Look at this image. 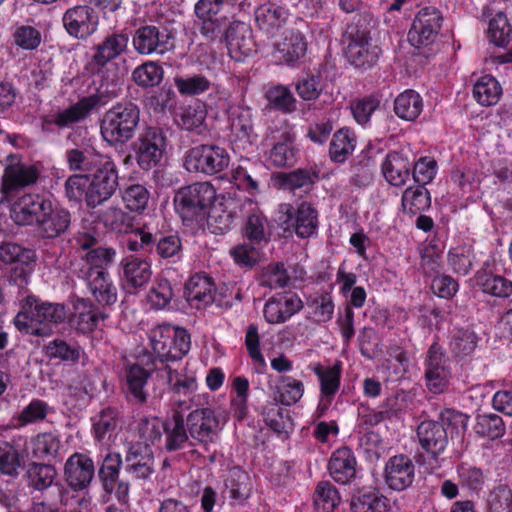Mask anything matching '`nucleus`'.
Masks as SVG:
<instances>
[{"label": "nucleus", "mask_w": 512, "mask_h": 512, "mask_svg": "<svg viewBox=\"0 0 512 512\" xmlns=\"http://www.w3.org/2000/svg\"><path fill=\"white\" fill-rule=\"evenodd\" d=\"M430 206V196L427 189L421 185L407 188L402 195L404 212L415 215Z\"/></svg>", "instance_id": "3c124183"}, {"label": "nucleus", "mask_w": 512, "mask_h": 512, "mask_svg": "<svg viewBox=\"0 0 512 512\" xmlns=\"http://www.w3.org/2000/svg\"><path fill=\"white\" fill-rule=\"evenodd\" d=\"M170 40L168 32L161 31L154 25H144L135 30L132 45L141 55L164 54L171 47Z\"/></svg>", "instance_id": "aec40b11"}, {"label": "nucleus", "mask_w": 512, "mask_h": 512, "mask_svg": "<svg viewBox=\"0 0 512 512\" xmlns=\"http://www.w3.org/2000/svg\"><path fill=\"white\" fill-rule=\"evenodd\" d=\"M38 175V170L33 165L18 163L8 166L2 178L3 199L11 200L12 192L34 184Z\"/></svg>", "instance_id": "bb28decb"}, {"label": "nucleus", "mask_w": 512, "mask_h": 512, "mask_svg": "<svg viewBox=\"0 0 512 512\" xmlns=\"http://www.w3.org/2000/svg\"><path fill=\"white\" fill-rule=\"evenodd\" d=\"M48 198L24 194L11 204L12 220L18 225H35Z\"/></svg>", "instance_id": "cd10ccee"}, {"label": "nucleus", "mask_w": 512, "mask_h": 512, "mask_svg": "<svg viewBox=\"0 0 512 512\" xmlns=\"http://www.w3.org/2000/svg\"><path fill=\"white\" fill-rule=\"evenodd\" d=\"M278 221L294 229L300 238H309L317 233L318 213L307 202H302L296 209L291 204L283 203L278 207Z\"/></svg>", "instance_id": "f8f14e48"}, {"label": "nucleus", "mask_w": 512, "mask_h": 512, "mask_svg": "<svg viewBox=\"0 0 512 512\" xmlns=\"http://www.w3.org/2000/svg\"><path fill=\"white\" fill-rule=\"evenodd\" d=\"M512 490L506 485L496 487L488 498V512H511Z\"/></svg>", "instance_id": "774afa93"}, {"label": "nucleus", "mask_w": 512, "mask_h": 512, "mask_svg": "<svg viewBox=\"0 0 512 512\" xmlns=\"http://www.w3.org/2000/svg\"><path fill=\"white\" fill-rule=\"evenodd\" d=\"M109 155L98 152L92 145H83L65 152L66 163L71 171L78 174L93 172Z\"/></svg>", "instance_id": "a878e982"}, {"label": "nucleus", "mask_w": 512, "mask_h": 512, "mask_svg": "<svg viewBox=\"0 0 512 512\" xmlns=\"http://www.w3.org/2000/svg\"><path fill=\"white\" fill-rule=\"evenodd\" d=\"M66 319V309L59 303L41 301L36 296H27L21 310L14 318L16 328L22 333L34 336H49L53 325Z\"/></svg>", "instance_id": "7ed1b4c3"}, {"label": "nucleus", "mask_w": 512, "mask_h": 512, "mask_svg": "<svg viewBox=\"0 0 512 512\" xmlns=\"http://www.w3.org/2000/svg\"><path fill=\"white\" fill-rule=\"evenodd\" d=\"M35 225L43 237H58L68 229L70 213L48 198Z\"/></svg>", "instance_id": "412c9836"}, {"label": "nucleus", "mask_w": 512, "mask_h": 512, "mask_svg": "<svg viewBox=\"0 0 512 512\" xmlns=\"http://www.w3.org/2000/svg\"><path fill=\"white\" fill-rule=\"evenodd\" d=\"M304 307L300 296L292 291L271 296L263 308V316L269 324H282L299 313Z\"/></svg>", "instance_id": "f3484780"}, {"label": "nucleus", "mask_w": 512, "mask_h": 512, "mask_svg": "<svg viewBox=\"0 0 512 512\" xmlns=\"http://www.w3.org/2000/svg\"><path fill=\"white\" fill-rule=\"evenodd\" d=\"M269 161L277 167L292 166L296 162V149L293 135L289 131L281 134V139L272 147Z\"/></svg>", "instance_id": "a18cd8bd"}, {"label": "nucleus", "mask_w": 512, "mask_h": 512, "mask_svg": "<svg viewBox=\"0 0 512 512\" xmlns=\"http://www.w3.org/2000/svg\"><path fill=\"white\" fill-rule=\"evenodd\" d=\"M475 283L489 296L506 299L512 295V281L483 267L475 274Z\"/></svg>", "instance_id": "473e14b6"}, {"label": "nucleus", "mask_w": 512, "mask_h": 512, "mask_svg": "<svg viewBox=\"0 0 512 512\" xmlns=\"http://www.w3.org/2000/svg\"><path fill=\"white\" fill-rule=\"evenodd\" d=\"M26 476L29 487L39 491L50 488L57 494L58 498L62 495V488L55 483L57 471L54 466L36 462L30 463L27 466Z\"/></svg>", "instance_id": "f704fd0d"}, {"label": "nucleus", "mask_w": 512, "mask_h": 512, "mask_svg": "<svg viewBox=\"0 0 512 512\" xmlns=\"http://www.w3.org/2000/svg\"><path fill=\"white\" fill-rule=\"evenodd\" d=\"M128 41V36L123 33L108 35L94 47L93 62L100 67L105 66L125 52Z\"/></svg>", "instance_id": "c9c22d12"}, {"label": "nucleus", "mask_w": 512, "mask_h": 512, "mask_svg": "<svg viewBox=\"0 0 512 512\" xmlns=\"http://www.w3.org/2000/svg\"><path fill=\"white\" fill-rule=\"evenodd\" d=\"M307 51L304 35L295 29L285 30L273 44L270 53L271 61L276 65H286L294 68Z\"/></svg>", "instance_id": "ddd939ff"}, {"label": "nucleus", "mask_w": 512, "mask_h": 512, "mask_svg": "<svg viewBox=\"0 0 512 512\" xmlns=\"http://www.w3.org/2000/svg\"><path fill=\"white\" fill-rule=\"evenodd\" d=\"M355 133L349 128H341L335 132L330 143L329 153L332 161L343 163L355 150Z\"/></svg>", "instance_id": "79ce46f5"}, {"label": "nucleus", "mask_w": 512, "mask_h": 512, "mask_svg": "<svg viewBox=\"0 0 512 512\" xmlns=\"http://www.w3.org/2000/svg\"><path fill=\"white\" fill-rule=\"evenodd\" d=\"M410 162L408 158L398 152H390L382 163V173L393 186L401 187L410 178Z\"/></svg>", "instance_id": "e433bc0d"}, {"label": "nucleus", "mask_w": 512, "mask_h": 512, "mask_svg": "<svg viewBox=\"0 0 512 512\" xmlns=\"http://www.w3.org/2000/svg\"><path fill=\"white\" fill-rule=\"evenodd\" d=\"M265 96L268 102L279 110L291 112L295 108L296 100L287 86L274 85L267 89Z\"/></svg>", "instance_id": "0e129e2a"}, {"label": "nucleus", "mask_w": 512, "mask_h": 512, "mask_svg": "<svg viewBox=\"0 0 512 512\" xmlns=\"http://www.w3.org/2000/svg\"><path fill=\"white\" fill-rule=\"evenodd\" d=\"M135 160L142 170L159 165L166 150V137L157 128H146L132 144Z\"/></svg>", "instance_id": "9b49d317"}, {"label": "nucleus", "mask_w": 512, "mask_h": 512, "mask_svg": "<svg viewBox=\"0 0 512 512\" xmlns=\"http://www.w3.org/2000/svg\"><path fill=\"white\" fill-rule=\"evenodd\" d=\"M356 459L347 447L337 449L331 455L328 469L332 478L341 484L349 483L356 475Z\"/></svg>", "instance_id": "72a5a7b5"}, {"label": "nucleus", "mask_w": 512, "mask_h": 512, "mask_svg": "<svg viewBox=\"0 0 512 512\" xmlns=\"http://www.w3.org/2000/svg\"><path fill=\"white\" fill-rule=\"evenodd\" d=\"M349 43L346 48V57L355 67H370L378 59L380 50L377 46L370 43L369 32L365 29H353L348 31Z\"/></svg>", "instance_id": "a211bd4d"}, {"label": "nucleus", "mask_w": 512, "mask_h": 512, "mask_svg": "<svg viewBox=\"0 0 512 512\" xmlns=\"http://www.w3.org/2000/svg\"><path fill=\"white\" fill-rule=\"evenodd\" d=\"M417 436L421 447L427 453L425 457L421 453L415 455L419 465H427L431 470L440 466V456L445 451L448 437L444 424L440 421L427 419L421 422L417 429Z\"/></svg>", "instance_id": "6e6552de"}, {"label": "nucleus", "mask_w": 512, "mask_h": 512, "mask_svg": "<svg viewBox=\"0 0 512 512\" xmlns=\"http://www.w3.org/2000/svg\"><path fill=\"white\" fill-rule=\"evenodd\" d=\"M149 343L161 361L181 359L190 349V336L183 328L170 324H158L150 329Z\"/></svg>", "instance_id": "423d86ee"}, {"label": "nucleus", "mask_w": 512, "mask_h": 512, "mask_svg": "<svg viewBox=\"0 0 512 512\" xmlns=\"http://www.w3.org/2000/svg\"><path fill=\"white\" fill-rule=\"evenodd\" d=\"M233 204L234 200L229 197L228 200H219L209 211L205 220L213 233L221 234L229 230L233 222Z\"/></svg>", "instance_id": "37998d69"}, {"label": "nucleus", "mask_w": 512, "mask_h": 512, "mask_svg": "<svg viewBox=\"0 0 512 512\" xmlns=\"http://www.w3.org/2000/svg\"><path fill=\"white\" fill-rule=\"evenodd\" d=\"M226 38L229 54L236 61H243L256 52L252 29L244 22L232 23L227 31Z\"/></svg>", "instance_id": "b1692460"}, {"label": "nucleus", "mask_w": 512, "mask_h": 512, "mask_svg": "<svg viewBox=\"0 0 512 512\" xmlns=\"http://www.w3.org/2000/svg\"><path fill=\"white\" fill-rule=\"evenodd\" d=\"M230 156L226 149L215 145H199L185 156L184 166L189 172L213 175L229 166Z\"/></svg>", "instance_id": "9d476101"}, {"label": "nucleus", "mask_w": 512, "mask_h": 512, "mask_svg": "<svg viewBox=\"0 0 512 512\" xmlns=\"http://www.w3.org/2000/svg\"><path fill=\"white\" fill-rule=\"evenodd\" d=\"M139 122V110L132 103L117 104L104 115L100 132L111 145L129 141Z\"/></svg>", "instance_id": "39448f33"}, {"label": "nucleus", "mask_w": 512, "mask_h": 512, "mask_svg": "<svg viewBox=\"0 0 512 512\" xmlns=\"http://www.w3.org/2000/svg\"><path fill=\"white\" fill-rule=\"evenodd\" d=\"M173 297V290L167 279H160L147 294V302L153 309H164Z\"/></svg>", "instance_id": "338daca9"}, {"label": "nucleus", "mask_w": 512, "mask_h": 512, "mask_svg": "<svg viewBox=\"0 0 512 512\" xmlns=\"http://www.w3.org/2000/svg\"><path fill=\"white\" fill-rule=\"evenodd\" d=\"M65 477L75 490L86 488L94 477V463L84 454L75 453L65 464Z\"/></svg>", "instance_id": "c756f323"}, {"label": "nucleus", "mask_w": 512, "mask_h": 512, "mask_svg": "<svg viewBox=\"0 0 512 512\" xmlns=\"http://www.w3.org/2000/svg\"><path fill=\"white\" fill-rule=\"evenodd\" d=\"M60 448V441L51 433L37 435L31 441V454L34 458L50 461L55 458Z\"/></svg>", "instance_id": "603ef678"}, {"label": "nucleus", "mask_w": 512, "mask_h": 512, "mask_svg": "<svg viewBox=\"0 0 512 512\" xmlns=\"http://www.w3.org/2000/svg\"><path fill=\"white\" fill-rule=\"evenodd\" d=\"M207 110L203 103L196 102L183 106L175 113V122L182 129L201 133L205 124Z\"/></svg>", "instance_id": "4c0bfd02"}, {"label": "nucleus", "mask_w": 512, "mask_h": 512, "mask_svg": "<svg viewBox=\"0 0 512 512\" xmlns=\"http://www.w3.org/2000/svg\"><path fill=\"white\" fill-rule=\"evenodd\" d=\"M46 355L50 359H58L74 364L84 358L83 349L77 344H69L63 340H53L45 348Z\"/></svg>", "instance_id": "de8ad7c7"}, {"label": "nucleus", "mask_w": 512, "mask_h": 512, "mask_svg": "<svg viewBox=\"0 0 512 512\" xmlns=\"http://www.w3.org/2000/svg\"><path fill=\"white\" fill-rule=\"evenodd\" d=\"M512 34V29L504 13L499 12L489 21L488 35L497 46H504Z\"/></svg>", "instance_id": "69168bd1"}, {"label": "nucleus", "mask_w": 512, "mask_h": 512, "mask_svg": "<svg viewBox=\"0 0 512 512\" xmlns=\"http://www.w3.org/2000/svg\"><path fill=\"white\" fill-rule=\"evenodd\" d=\"M0 262L9 266L11 277L15 281L27 283L34 271L36 254L35 251L12 242L0 244Z\"/></svg>", "instance_id": "4468645a"}, {"label": "nucleus", "mask_w": 512, "mask_h": 512, "mask_svg": "<svg viewBox=\"0 0 512 512\" xmlns=\"http://www.w3.org/2000/svg\"><path fill=\"white\" fill-rule=\"evenodd\" d=\"M184 418H166L163 422L164 433L166 436V449L175 451L180 449L188 440Z\"/></svg>", "instance_id": "8fccbe9b"}, {"label": "nucleus", "mask_w": 512, "mask_h": 512, "mask_svg": "<svg viewBox=\"0 0 512 512\" xmlns=\"http://www.w3.org/2000/svg\"><path fill=\"white\" fill-rule=\"evenodd\" d=\"M229 6V0H199L195 5V14L203 22L218 27L222 18L220 14Z\"/></svg>", "instance_id": "6e6d98bb"}, {"label": "nucleus", "mask_w": 512, "mask_h": 512, "mask_svg": "<svg viewBox=\"0 0 512 512\" xmlns=\"http://www.w3.org/2000/svg\"><path fill=\"white\" fill-rule=\"evenodd\" d=\"M102 105H104L102 95L93 93L84 96L67 108L51 111L44 115L41 129L44 133H53L59 129L71 128L74 124L85 120Z\"/></svg>", "instance_id": "0eeeda50"}, {"label": "nucleus", "mask_w": 512, "mask_h": 512, "mask_svg": "<svg viewBox=\"0 0 512 512\" xmlns=\"http://www.w3.org/2000/svg\"><path fill=\"white\" fill-rule=\"evenodd\" d=\"M219 200H225V195L218 197L211 183L198 182L181 188L174 197V205L184 221L203 222Z\"/></svg>", "instance_id": "20e7f679"}, {"label": "nucleus", "mask_w": 512, "mask_h": 512, "mask_svg": "<svg viewBox=\"0 0 512 512\" xmlns=\"http://www.w3.org/2000/svg\"><path fill=\"white\" fill-rule=\"evenodd\" d=\"M126 471L136 479H148L155 470L152 447L147 442L130 443L125 457Z\"/></svg>", "instance_id": "4be33fe9"}, {"label": "nucleus", "mask_w": 512, "mask_h": 512, "mask_svg": "<svg viewBox=\"0 0 512 512\" xmlns=\"http://www.w3.org/2000/svg\"><path fill=\"white\" fill-rule=\"evenodd\" d=\"M288 10L274 3H264L255 10V21L267 35H275L287 22Z\"/></svg>", "instance_id": "2f4dec72"}, {"label": "nucleus", "mask_w": 512, "mask_h": 512, "mask_svg": "<svg viewBox=\"0 0 512 512\" xmlns=\"http://www.w3.org/2000/svg\"><path fill=\"white\" fill-rule=\"evenodd\" d=\"M442 16L435 7H424L415 16L408 31V41L415 48L432 44L441 28Z\"/></svg>", "instance_id": "2eb2a0df"}, {"label": "nucleus", "mask_w": 512, "mask_h": 512, "mask_svg": "<svg viewBox=\"0 0 512 512\" xmlns=\"http://www.w3.org/2000/svg\"><path fill=\"white\" fill-rule=\"evenodd\" d=\"M120 266V279L129 293H135L144 287L151 278V265L143 258L134 255L126 256L122 258Z\"/></svg>", "instance_id": "5701e85b"}, {"label": "nucleus", "mask_w": 512, "mask_h": 512, "mask_svg": "<svg viewBox=\"0 0 512 512\" xmlns=\"http://www.w3.org/2000/svg\"><path fill=\"white\" fill-rule=\"evenodd\" d=\"M303 393V383L292 377L281 378L277 386V399L283 405L295 404L302 398Z\"/></svg>", "instance_id": "052dcab7"}, {"label": "nucleus", "mask_w": 512, "mask_h": 512, "mask_svg": "<svg viewBox=\"0 0 512 512\" xmlns=\"http://www.w3.org/2000/svg\"><path fill=\"white\" fill-rule=\"evenodd\" d=\"M225 490L229 498L243 504L251 492L249 475L239 467H233L225 480Z\"/></svg>", "instance_id": "a19ab883"}, {"label": "nucleus", "mask_w": 512, "mask_h": 512, "mask_svg": "<svg viewBox=\"0 0 512 512\" xmlns=\"http://www.w3.org/2000/svg\"><path fill=\"white\" fill-rule=\"evenodd\" d=\"M478 343L477 335L469 329H458L450 341V348L455 356L470 355Z\"/></svg>", "instance_id": "e2e57ef3"}, {"label": "nucleus", "mask_w": 512, "mask_h": 512, "mask_svg": "<svg viewBox=\"0 0 512 512\" xmlns=\"http://www.w3.org/2000/svg\"><path fill=\"white\" fill-rule=\"evenodd\" d=\"M118 168L109 156L89 174H73L65 182V193L69 200L81 201L85 198L90 207H96L110 199L116 192Z\"/></svg>", "instance_id": "f257e3e1"}, {"label": "nucleus", "mask_w": 512, "mask_h": 512, "mask_svg": "<svg viewBox=\"0 0 512 512\" xmlns=\"http://www.w3.org/2000/svg\"><path fill=\"white\" fill-rule=\"evenodd\" d=\"M99 319L97 308L89 300L78 298L75 301L72 322L79 332H91L98 325Z\"/></svg>", "instance_id": "ea45409f"}, {"label": "nucleus", "mask_w": 512, "mask_h": 512, "mask_svg": "<svg viewBox=\"0 0 512 512\" xmlns=\"http://www.w3.org/2000/svg\"><path fill=\"white\" fill-rule=\"evenodd\" d=\"M312 369L320 382L321 399L319 407L321 413H325V410L331 403L332 397L339 390L342 364L339 361L330 366L315 364Z\"/></svg>", "instance_id": "c85d7f7f"}, {"label": "nucleus", "mask_w": 512, "mask_h": 512, "mask_svg": "<svg viewBox=\"0 0 512 512\" xmlns=\"http://www.w3.org/2000/svg\"><path fill=\"white\" fill-rule=\"evenodd\" d=\"M216 288L211 278L203 273L190 277L185 286V295L189 304L201 309L214 301Z\"/></svg>", "instance_id": "7c9ffc66"}, {"label": "nucleus", "mask_w": 512, "mask_h": 512, "mask_svg": "<svg viewBox=\"0 0 512 512\" xmlns=\"http://www.w3.org/2000/svg\"><path fill=\"white\" fill-rule=\"evenodd\" d=\"M353 512H388V500L375 492L359 493L351 500Z\"/></svg>", "instance_id": "864d4df0"}, {"label": "nucleus", "mask_w": 512, "mask_h": 512, "mask_svg": "<svg viewBox=\"0 0 512 512\" xmlns=\"http://www.w3.org/2000/svg\"><path fill=\"white\" fill-rule=\"evenodd\" d=\"M426 386L431 393H443L451 380L449 359L442 348L433 344L428 350L425 368Z\"/></svg>", "instance_id": "dca6fc26"}, {"label": "nucleus", "mask_w": 512, "mask_h": 512, "mask_svg": "<svg viewBox=\"0 0 512 512\" xmlns=\"http://www.w3.org/2000/svg\"><path fill=\"white\" fill-rule=\"evenodd\" d=\"M338 490L329 482L321 481L314 492V503L320 512H332L340 503Z\"/></svg>", "instance_id": "4d7b16f0"}, {"label": "nucleus", "mask_w": 512, "mask_h": 512, "mask_svg": "<svg viewBox=\"0 0 512 512\" xmlns=\"http://www.w3.org/2000/svg\"><path fill=\"white\" fill-rule=\"evenodd\" d=\"M62 22L70 36L86 39L97 30L98 16L89 6L77 5L66 10Z\"/></svg>", "instance_id": "6ab92c4d"}, {"label": "nucleus", "mask_w": 512, "mask_h": 512, "mask_svg": "<svg viewBox=\"0 0 512 512\" xmlns=\"http://www.w3.org/2000/svg\"><path fill=\"white\" fill-rule=\"evenodd\" d=\"M231 183L239 190L246 192L250 198L248 204H255V198L261 193L260 179L242 165L231 171Z\"/></svg>", "instance_id": "49530a36"}, {"label": "nucleus", "mask_w": 512, "mask_h": 512, "mask_svg": "<svg viewBox=\"0 0 512 512\" xmlns=\"http://www.w3.org/2000/svg\"><path fill=\"white\" fill-rule=\"evenodd\" d=\"M163 74L164 71L159 64L153 61H147L135 68L132 77L139 86L152 87L162 81Z\"/></svg>", "instance_id": "680f3d73"}, {"label": "nucleus", "mask_w": 512, "mask_h": 512, "mask_svg": "<svg viewBox=\"0 0 512 512\" xmlns=\"http://www.w3.org/2000/svg\"><path fill=\"white\" fill-rule=\"evenodd\" d=\"M150 192L141 184H132L122 191L125 207L131 212L143 211L149 202Z\"/></svg>", "instance_id": "bf43d9fd"}, {"label": "nucleus", "mask_w": 512, "mask_h": 512, "mask_svg": "<svg viewBox=\"0 0 512 512\" xmlns=\"http://www.w3.org/2000/svg\"><path fill=\"white\" fill-rule=\"evenodd\" d=\"M115 256L116 251L108 247H97L82 256L80 277L85 280L95 300L102 305H111L117 301V288L107 271Z\"/></svg>", "instance_id": "f03ea898"}, {"label": "nucleus", "mask_w": 512, "mask_h": 512, "mask_svg": "<svg viewBox=\"0 0 512 512\" xmlns=\"http://www.w3.org/2000/svg\"><path fill=\"white\" fill-rule=\"evenodd\" d=\"M501 95V85L498 80L491 75L481 76L474 84L473 96L482 106L497 104Z\"/></svg>", "instance_id": "c03bdc74"}, {"label": "nucleus", "mask_w": 512, "mask_h": 512, "mask_svg": "<svg viewBox=\"0 0 512 512\" xmlns=\"http://www.w3.org/2000/svg\"><path fill=\"white\" fill-rule=\"evenodd\" d=\"M100 222L112 231L128 233L131 228V218L118 206H109L99 215Z\"/></svg>", "instance_id": "13d9d810"}, {"label": "nucleus", "mask_w": 512, "mask_h": 512, "mask_svg": "<svg viewBox=\"0 0 512 512\" xmlns=\"http://www.w3.org/2000/svg\"><path fill=\"white\" fill-rule=\"evenodd\" d=\"M174 84L177 91L184 96H198L207 92L212 82L204 75L193 74L184 77H176Z\"/></svg>", "instance_id": "5fc2aeb1"}, {"label": "nucleus", "mask_w": 512, "mask_h": 512, "mask_svg": "<svg viewBox=\"0 0 512 512\" xmlns=\"http://www.w3.org/2000/svg\"><path fill=\"white\" fill-rule=\"evenodd\" d=\"M384 476L386 484L391 489L402 491L413 483L415 466L408 456L395 455L387 461Z\"/></svg>", "instance_id": "393cba45"}, {"label": "nucleus", "mask_w": 512, "mask_h": 512, "mask_svg": "<svg viewBox=\"0 0 512 512\" xmlns=\"http://www.w3.org/2000/svg\"><path fill=\"white\" fill-rule=\"evenodd\" d=\"M220 107L225 109L230 126V139L235 150L248 151L256 142L251 109L225 99Z\"/></svg>", "instance_id": "1a4fd4ad"}, {"label": "nucleus", "mask_w": 512, "mask_h": 512, "mask_svg": "<svg viewBox=\"0 0 512 512\" xmlns=\"http://www.w3.org/2000/svg\"><path fill=\"white\" fill-rule=\"evenodd\" d=\"M423 111V100L414 90H405L394 100L395 114L406 121H413Z\"/></svg>", "instance_id": "58836bf2"}, {"label": "nucleus", "mask_w": 512, "mask_h": 512, "mask_svg": "<svg viewBox=\"0 0 512 512\" xmlns=\"http://www.w3.org/2000/svg\"><path fill=\"white\" fill-rule=\"evenodd\" d=\"M150 374L139 365H132L126 373V385L129 394L137 402H144L147 397L146 384Z\"/></svg>", "instance_id": "09e8293b"}]
</instances>
